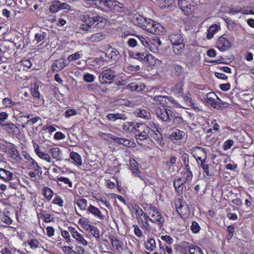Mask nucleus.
Here are the masks:
<instances>
[{
  "label": "nucleus",
  "instance_id": "64",
  "mask_svg": "<svg viewBox=\"0 0 254 254\" xmlns=\"http://www.w3.org/2000/svg\"><path fill=\"white\" fill-rule=\"evenodd\" d=\"M183 83L182 82L179 83L178 84H176L174 88V90L177 91L178 93H182L183 92Z\"/></svg>",
  "mask_w": 254,
  "mask_h": 254
},
{
  "label": "nucleus",
  "instance_id": "33",
  "mask_svg": "<svg viewBox=\"0 0 254 254\" xmlns=\"http://www.w3.org/2000/svg\"><path fill=\"white\" fill-rule=\"evenodd\" d=\"M145 18L140 15H135L133 18V22L134 24L140 27L144 21Z\"/></svg>",
  "mask_w": 254,
  "mask_h": 254
},
{
  "label": "nucleus",
  "instance_id": "63",
  "mask_svg": "<svg viewBox=\"0 0 254 254\" xmlns=\"http://www.w3.org/2000/svg\"><path fill=\"white\" fill-rule=\"evenodd\" d=\"M174 69L178 75H181L184 72V68L180 65H175Z\"/></svg>",
  "mask_w": 254,
  "mask_h": 254
},
{
  "label": "nucleus",
  "instance_id": "29",
  "mask_svg": "<svg viewBox=\"0 0 254 254\" xmlns=\"http://www.w3.org/2000/svg\"><path fill=\"white\" fill-rule=\"evenodd\" d=\"M218 29L219 26L216 24H213L210 26L207 30V34L206 36L207 39H210L212 38L214 34L218 31Z\"/></svg>",
  "mask_w": 254,
  "mask_h": 254
},
{
  "label": "nucleus",
  "instance_id": "52",
  "mask_svg": "<svg viewBox=\"0 0 254 254\" xmlns=\"http://www.w3.org/2000/svg\"><path fill=\"white\" fill-rule=\"evenodd\" d=\"M30 166L35 171L41 172V168L33 159L30 161Z\"/></svg>",
  "mask_w": 254,
  "mask_h": 254
},
{
  "label": "nucleus",
  "instance_id": "30",
  "mask_svg": "<svg viewBox=\"0 0 254 254\" xmlns=\"http://www.w3.org/2000/svg\"><path fill=\"white\" fill-rule=\"evenodd\" d=\"M196 9V6L194 1L193 3L189 2V4L187 5L185 7V9H183V11L184 12L186 15H190L191 12L194 11Z\"/></svg>",
  "mask_w": 254,
  "mask_h": 254
},
{
  "label": "nucleus",
  "instance_id": "9",
  "mask_svg": "<svg viewBox=\"0 0 254 254\" xmlns=\"http://www.w3.org/2000/svg\"><path fill=\"white\" fill-rule=\"evenodd\" d=\"M107 136L115 142L122 144L126 147H134L135 146V142L131 140L120 138L110 133L107 134Z\"/></svg>",
  "mask_w": 254,
  "mask_h": 254
},
{
  "label": "nucleus",
  "instance_id": "7",
  "mask_svg": "<svg viewBox=\"0 0 254 254\" xmlns=\"http://www.w3.org/2000/svg\"><path fill=\"white\" fill-rule=\"evenodd\" d=\"M153 101L159 102L162 106L170 107L176 104V101L171 96L158 95L153 98Z\"/></svg>",
  "mask_w": 254,
  "mask_h": 254
},
{
  "label": "nucleus",
  "instance_id": "55",
  "mask_svg": "<svg viewBox=\"0 0 254 254\" xmlns=\"http://www.w3.org/2000/svg\"><path fill=\"white\" fill-rule=\"evenodd\" d=\"M39 153L40 154H39L38 156L40 158L47 161L48 162H51L52 159L50 156L49 154L43 152H42L41 153Z\"/></svg>",
  "mask_w": 254,
  "mask_h": 254
},
{
  "label": "nucleus",
  "instance_id": "27",
  "mask_svg": "<svg viewBox=\"0 0 254 254\" xmlns=\"http://www.w3.org/2000/svg\"><path fill=\"white\" fill-rule=\"evenodd\" d=\"M172 46L173 52L176 55L181 54L185 49V44L184 42L181 43V44L179 43L172 45Z\"/></svg>",
  "mask_w": 254,
  "mask_h": 254
},
{
  "label": "nucleus",
  "instance_id": "18",
  "mask_svg": "<svg viewBox=\"0 0 254 254\" xmlns=\"http://www.w3.org/2000/svg\"><path fill=\"white\" fill-rule=\"evenodd\" d=\"M200 149V151L201 153L203 154L204 158L203 159V161L200 163V166L203 170L204 172L206 174V175L208 176H210L209 172V166L208 165L205 164L206 160L207 158V154L205 149L203 148H199Z\"/></svg>",
  "mask_w": 254,
  "mask_h": 254
},
{
  "label": "nucleus",
  "instance_id": "56",
  "mask_svg": "<svg viewBox=\"0 0 254 254\" xmlns=\"http://www.w3.org/2000/svg\"><path fill=\"white\" fill-rule=\"evenodd\" d=\"M234 143V141L232 139H228L224 143L223 147L224 150H227L230 148Z\"/></svg>",
  "mask_w": 254,
  "mask_h": 254
},
{
  "label": "nucleus",
  "instance_id": "10",
  "mask_svg": "<svg viewBox=\"0 0 254 254\" xmlns=\"http://www.w3.org/2000/svg\"><path fill=\"white\" fill-rule=\"evenodd\" d=\"M224 36L220 37L216 43L217 47L221 51L227 50L231 46L229 40L226 39Z\"/></svg>",
  "mask_w": 254,
  "mask_h": 254
},
{
  "label": "nucleus",
  "instance_id": "50",
  "mask_svg": "<svg viewBox=\"0 0 254 254\" xmlns=\"http://www.w3.org/2000/svg\"><path fill=\"white\" fill-rule=\"evenodd\" d=\"M184 174L186 175L184 179H183L184 181L186 183L189 181H190L192 179V173L190 171V170H186V172H184Z\"/></svg>",
  "mask_w": 254,
  "mask_h": 254
},
{
  "label": "nucleus",
  "instance_id": "59",
  "mask_svg": "<svg viewBox=\"0 0 254 254\" xmlns=\"http://www.w3.org/2000/svg\"><path fill=\"white\" fill-rule=\"evenodd\" d=\"M83 79L87 82H92L94 80V76L92 74L87 73L84 74Z\"/></svg>",
  "mask_w": 254,
  "mask_h": 254
},
{
  "label": "nucleus",
  "instance_id": "19",
  "mask_svg": "<svg viewBox=\"0 0 254 254\" xmlns=\"http://www.w3.org/2000/svg\"><path fill=\"white\" fill-rule=\"evenodd\" d=\"M106 38V35L103 33H97L88 37V41L92 43L99 42Z\"/></svg>",
  "mask_w": 254,
  "mask_h": 254
},
{
  "label": "nucleus",
  "instance_id": "13",
  "mask_svg": "<svg viewBox=\"0 0 254 254\" xmlns=\"http://www.w3.org/2000/svg\"><path fill=\"white\" fill-rule=\"evenodd\" d=\"M67 64L64 62V60L63 59L55 60L54 63L51 66V69L53 71L58 72L65 66H67Z\"/></svg>",
  "mask_w": 254,
  "mask_h": 254
},
{
  "label": "nucleus",
  "instance_id": "21",
  "mask_svg": "<svg viewBox=\"0 0 254 254\" xmlns=\"http://www.w3.org/2000/svg\"><path fill=\"white\" fill-rule=\"evenodd\" d=\"M71 233L74 238L84 246L87 245V242L84 239L82 236L74 228L71 229Z\"/></svg>",
  "mask_w": 254,
  "mask_h": 254
},
{
  "label": "nucleus",
  "instance_id": "35",
  "mask_svg": "<svg viewBox=\"0 0 254 254\" xmlns=\"http://www.w3.org/2000/svg\"><path fill=\"white\" fill-rule=\"evenodd\" d=\"M127 86L132 90V91H142L145 87L143 84H141L140 85L136 84L134 83H131L129 84Z\"/></svg>",
  "mask_w": 254,
  "mask_h": 254
},
{
  "label": "nucleus",
  "instance_id": "32",
  "mask_svg": "<svg viewBox=\"0 0 254 254\" xmlns=\"http://www.w3.org/2000/svg\"><path fill=\"white\" fill-rule=\"evenodd\" d=\"M146 249L150 251H153L156 247V243L154 239H150L145 243Z\"/></svg>",
  "mask_w": 254,
  "mask_h": 254
},
{
  "label": "nucleus",
  "instance_id": "40",
  "mask_svg": "<svg viewBox=\"0 0 254 254\" xmlns=\"http://www.w3.org/2000/svg\"><path fill=\"white\" fill-rule=\"evenodd\" d=\"M123 8V4L116 0H113V2L111 10H113L114 11H120L121 9H122Z\"/></svg>",
  "mask_w": 254,
  "mask_h": 254
},
{
  "label": "nucleus",
  "instance_id": "11",
  "mask_svg": "<svg viewBox=\"0 0 254 254\" xmlns=\"http://www.w3.org/2000/svg\"><path fill=\"white\" fill-rule=\"evenodd\" d=\"M129 55L132 58L138 60L140 62L149 61V60L153 59V56L151 55L146 54L145 56L144 53H134L133 52H129Z\"/></svg>",
  "mask_w": 254,
  "mask_h": 254
},
{
  "label": "nucleus",
  "instance_id": "24",
  "mask_svg": "<svg viewBox=\"0 0 254 254\" xmlns=\"http://www.w3.org/2000/svg\"><path fill=\"white\" fill-rule=\"evenodd\" d=\"M47 36V33L40 31L38 33L35 35L34 39L33 42H35L36 44H38L42 42L43 43V41Z\"/></svg>",
  "mask_w": 254,
  "mask_h": 254
},
{
  "label": "nucleus",
  "instance_id": "14",
  "mask_svg": "<svg viewBox=\"0 0 254 254\" xmlns=\"http://www.w3.org/2000/svg\"><path fill=\"white\" fill-rule=\"evenodd\" d=\"M13 173L3 168H0V179L5 181L8 182L12 180L14 178Z\"/></svg>",
  "mask_w": 254,
  "mask_h": 254
},
{
  "label": "nucleus",
  "instance_id": "49",
  "mask_svg": "<svg viewBox=\"0 0 254 254\" xmlns=\"http://www.w3.org/2000/svg\"><path fill=\"white\" fill-rule=\"evenodd\" d=\"M38 87L39 86L36 84H34L33 86L31 87V94L35 98H39L40 97V92L38 91Z\"/></svg>",
  "mask_w": 254,
  "mask_h": 254
},
{
  "label": "nucleus",
  "instance_id": "25",
  "mask_svg": "<svg viewBox=\"0 0 254 254\" xmlns=\"http://www.w3.org/2000/svg\"><path fill=\"white\" fill-rule=\"evenodd\" d=\"M49 152L51 154L53 158L56 159L57 161L62 160L61 158L62 152L59 148L54 147L51 148Z\"/></svg>",
  "mask_w": 254,
  "mask_h": 254
},
{
  "label": "nucleus",
  "instance_id": "12",
  "mask_svg": "<svg viewBox=\"0 0 254 254\" xmlns=\"http://www.w3.org/2000/svg\"><path fill=\"white\" fill-rule=\"evenodd\" d=\"M106 57L111 59L113 62H116L121 57V55L119 51L116 49L110 46L107 50Z\"/></svg>",
  "mask_w": 254,
  "mask_h": 254
},
{
  "label": "nucleus",
  "instance_id": "43",
  "mask_svg": "<svg viewBox=\"0 0 254 254\" xmlns=\"http://www.w3.org/2000/svg\"><path fill=\"white\" fill-rule=\"evenodd\" d=\"M111 242V244L113 247H115L116 249H118L121 247L120 245V242L114 236H111L109 237Z\"/></svg>",
  "mask_w": 254,
  "mask_h": 254
},
{
  "label": "nucleus",
  "instance_id": "38",
  "mask_svg": "<svg viewBox=\"0 0 254 254\" xmlns=\"http://www.w3.org/2000/svg\"><path fill=\"white\" fill-rule=\"evenodd\" d=\"M188 251L190 254H203L200 248L198 246L189 247Z\"/></svg>",
  "mask_w": 254,
  "mask_h": 254
},
{
  "label": "nucleus",
  "instance_id": "31",
  "mask_svg": "<svg viewBox=\"0 0 254 254\" xmlns=\"http://www.w3.org/2000/svg\"><path fill=\"white\" fill-rule=\"evenodd\" d=\"M61 2L59 0H55L51 3L50 6V11L52 13L58 12L60 9Z\"/></svg>",
  "mask_w": 254,
  "mask_h": 254
},
{
  "label": "nucleus",
  "instance_id": "16",
  "mask_svg": "<svg viewBox=\"0 0 254 254\" xmlns=\"http://www.w3.org/2000/svg\"><path fill=\"white\" fill-rule=\"evenodd\" d=\"M169 39L172 45L177 44H181L183 42L184 39L182 36L179 33H172L169 36Z\"/></svg>",
  "mask_w": 254,
  "mask_h": 254
},
{
  "label": "nucleus",
  "instance_id": "42",
  "mask_svg": "<svg viewBox=\"0 0 254 254\" xmlns=\"http://www.w3.org/2000/svg\"><path fill=\"white\" fill-rule=\"evenodd\" d=\"M189 2L193 3V0H179V7L183 11V9H185V7L189 4Z\"/></svg>",
  "mask_w": 254,
  "mask_h": 254
},
{
  "label": "nucleus",
  "instance_id": "61",
  "mask_svg": "<svg viewBox=\"0 0 254 254\" xmlns=\"http://www.w3.org/2000/svg\"><path fill=\"white\" fill-rule=\"evenodd\" d=\"M133 227L135 234L138 237H141L143 236V234L138 226L137 225H133Z\"/></svg>",
  "mask_w": 254,
  "mask_h": 254
},
{
  "label": "nucleus",
  "instance_id": "5",
  "mask_svg": "<svg viewBox=\"0 0 254 254\" xmlns=\"http://www.w3.org/2000/svg\"><path fill=\"white\" fill-rule=\"evenodd\" d=\"M147 211L148 212L149 214L150 215V221L158 224L160 226L163 225L164 222V219L155 207L150 205Z\"/></svg>",
  "mask_w": 254,
  "mask_h": 254
},
{
  "label": "nucleus",
  "instance_id": "57",
  "mask_svg": "<svg viewBox=\"0 0 254 254\" xmlns=\"http://www.w3.org/2000/svg\"><path fill=\"white\" fill-rule=\"evenodd\" d=\"M174 120L173 121V123L175 126H178L180 125H182L184 123V120L183 118L181 117H174Z\"/></svg>",
  "mask_w": 254,
  "mask_h": 254
},
{
  "label": "nucleus",
  "instance_id": "46",
  "mask_svg": "<svg viewBox=\"0 0 254 254\" xmlns=\"http://www.w3.org/2000/svg\"><path fill=\"white\" fill-rule=\"evenodd\" d=\"M43 193L45 197H46L49 200L52 198L53 195V192L52 190L48 187H46L44 189Z\"/></svg>",
  "mask_w": 254,
  "mask_h": 254
},
{
  "label": "nucleus",
  "instance_id": "37",
  "mask_svg": "<svg viewBox=\"0 0 254 254\" xmlns=\"http://www.w3.org/2000/svg\"><path fill=\"white\" fill-rule=\"evenodd\" d=\"M177 211L179 214L185 215L189 212V206L188 204H181L178 208H177Z\"/></svg>",
  "mask_w": 254,
  "mask_h": 254
},
{
  "label": "nucleus",
  "instance_id": "39",
  "mask_svg": "<svg viewBox=\"0 0 254 254\" xmlns=\"http://www.w3.org/2000/svg\"><path fill=\"white\" fill-rule=\"evenodd\" d=\"M182 158L185 167V170H190V168L189 166V155L187 153H184L182 155Z\"/></svg>",
  "mask_w": 254,
  "mask_h": 254
},
{
  "label": "nucleus",
  "instance_id": "26",
  "mask_svg": "<svg viewBox=\"0 0 254 254\" xmlns=\"http://www.w3.org/2000/svg\"><path fill=\"white\" fill-rule=\"evenodd\" d=\"M70 158L74 161V164L77 166L82 165L81 156L77 153L72 151L70 153Z\"/></svg>",
  "mask_w": 254,
  "mask_h": 254
},
{
  "label": "nucleus",
  "instance_id": "47",
  "mask_svg": "<svg viewBox=\"0 0 254 254\" xmlns=\"http://www.w3.org/2000/svg\"><path fill=\"white\" fill-rule=\"evenodd\" d=\"M200 229V227L196 221H193L190 226V230L191 231L195 234L198 233Z\"/></svg>",
  "mask_w": 254,
  "mask_h": 254
},
{
  "label": "nucleus",
  "instance_id": "4",
  "mask_svg": "<svg viewBox=\"0 0 254 254\" xmlns=\"http://www.w3.org/2000/svg\"><path fill=\"white\" fill-rule=\"evenodd\" d=\"M206 97L207 103L215 109H220L224 107L223 105H228L226 103H222L213 92L208 93Z\"/></svg>",
  "mask_w": 254,
  "mask_h": 254
},
{
  "label": "nucleus",
  "instance_id": "45",
  "mask_svg": "<svg viewBox=\"0 0 254 254\" xmlns=\"http://www.w3.org/2000/svg\"><path fill=\"white\" fill-rule=\"evenodd\" d=\"M76 204L81 209L85 210L86 207L87 200L85 198H80L77 199L76 201Z\"/></svg>",
  "mask_w": 254,
  "mask_h": 254
},
{
  "label": "nucleus",
  "instance_id": "6",
  "mask_svg": "<svg viewBox=\"0 0 254 254\" xmlns=\"http://www.w3.org/2000/svg\"><path fill=\"white\" fill-rule=\"evenodd\" d=\"M116 77V73L110 69H106L102 71L99 75V79L101 84L111 83Z\"/></svg>",
  "mask_w": 254,
  "mask_h": 254
},
{
  "label": "nucleus",
  "instance_id": "53",
  "mask_svg": "<svg viewBox=\"0 0 254 254\" xmlns=\"http://www.w3.org/2000/svg\"><path fill=\"white\" fill-rule=\"evenodd\" d=\"M78 223L82 225L83 228L86 231H88V229L91 226L88 223V222L83 219H80L78 221Z\"/></svg>",
  "mask_w": 254,
  "mask_h": 254
},
{
  "label": "nucleus",
  "instance_id": "41",
  "mask_svg": "<svg viewBox=\"0 0 254 254\" xmlns=\"http://www.w3.org/2000/svg\"><path fill=\"white\" fill-rule=\"evenodd\" d=\"M88 231L90 232L95 238L98 239L100 238V232L97 227L91 225L88 229Z\"/></svg>",
  "mask_w": 254,
  "mask_h": 254
},
{
  "label": "nucleus",
  "instance_id": "23",
  "mask_svg": "<svg viewBox=\"0 0 254 254\" xmlns=\"http://www.w3.org/2000/svg\"><path fill=\"white\" fill-rule=\"evenodd\" d=\"M185 135L184 131L175 129L172 133L169 135V138L171 140H180Z\"/></svg>",
  "mask_w": 254,
  "mask_h": 254
},
{
  "label": "nucleus",
  "instance_id": "51",
  "mask_svg": "<svg viewBox=\"0 0 254 254\" xmlns=\"http://www.w3.org/2000/svg\"><path fill=\"white\" fill-rule=\"evenodd\" d=\"M2 104L5 107H10L16 104L15 102H12L11 99L9 98H4L2 100Z\"/></svg>",
  "mask_w": 254,
  "mask_h": 254
},
{
  "label": "nucleus",
  "instance_id": "2",
  "mask_svg": "<svg viewBox=\"0 0 254 254\" xmlns=\"http://www.w3.org/2000/svg\"><path fill=\"white\" fill-rule=\"evenodd\" d=\"M151 132V128L145 125H138L135 127V137L137 143L141 145L140 141L148 138Z\"/></svg>",
  "mask_w": 254,
  "mask_h": 254
},
{
  "label": "nucleus",
  "instance_id": "22",
  "mask_svg": "<svg viewBox=\"0 0 254 254\" xmlns=\"http://www.w3.org/2000/svg\"><path fill=\"white\" fill-rule=\"evenodd\" d=\"M88 211L101 220H103L105 218V216L102 214L99 209L91 204L88 207Z\"/></svg>",
  "mask_w": 254,
  "mask_h": 254
},
{
  "label": "nucleus",
  "instance_id": "17",
  "mask_svg": "<svg viewBox=\"0 0 254 254\" xmlns=\"http://www.w3.org/2000/svg\"><path fill=\"white\" fill-rule=\"evenodd\" d=\"M185 183L182 178H179L174 180L173 183L174 187L178 193H182Z\"/></svg>",
  "mask_w": 254,
  "mask_h": 254
},
{
  "label": "nucleus",
  "instance_id": "28",
  "mask_svg": "<svg viewBox=\"0 0 254 254\" xmlns=\"http://www.w3.org/2000/svg\"><path fill=\"white\" fill-rule=\"evenodd\" d=\"M6 144H7V148L9 151V154L11 158H14V157L16 155V154L18 153L16 148L14 144L11 143L10 142H8L6 141H5Z\"/></svg>",
  "mask_w": 254,
  "mask_h": 254
},
{
  "label": "nucleus",
  "instance_id": "44",
  "mask_svg": "<svg viewBox=\"0 0 254 254\" xmlns=\"http://www.w3.org/2000/svg\"><path fill=\"white\" fill-rule=\"evenodd\" d=\"M95 0L96 1V2H95L96 4H101L102 3L104 6L108 7L110 9H111L112 4L113 2V0H105V1H103L102 0Z\"/></svg>",
  "mask_w": 254,
  "mask_h": 254
},
{
  "label": "nucleus",
  "instance_id": "34",
  "mask_svg": "<svg viewBox=\"0 0 254 254\" xmlns=\"http://www.w3.org/2000/svg\"><path fill=\"white\" fill-rule=\"evenodd\" d=\"M135 37L137 38V40L138 41L139 46L140 45H142L145 47H148L149 46V44L148 40L146 39L145 37L139 36V35H135Z\"/></svg>",
  "mask_w": 254,
  "mask_h": 254
},
{
  "label": "nucleus",
  "instance_id": "3",
  "mask_svg": "<svg viewBox=\"0 0 254 254\" xmlns=\"http://www.w3.org/2000/svg\"><path fill=\"white\" fill-rule=\"evenodd\" d=\"M143 29L154 35H163L165 32V29L162 25L151 19H149L147 26L143 27Z\"/></svg>",
  "mask_w": 254,
  "mask_h": 254
},
{
  "label": "nucleus",
  "instance_id": "60",
  "mask_svg": "<svg viewBox=\"0 0 254 254\" xmlns=\"http://www.w3.org/2000/svg\"><path fill=\"white\" fill-rule=\"evenodd\" d=\"M77 114V112L72 109H67L65 112V116L66 118L70 117L71 116L75 115Z\"/></svg>",
  "mask_w": 254,
  "mask_h": 254
},
{
  "label": "nucleus",
  "instance_id": "54",
  "mask_svg": "<svg viewBox=\"0 0 254 254\" xmlns=\"http://www.w3.org/2000/svg\"><path fill=\"white\" fill-rule=\"evenodd\" d=\"M128 45L131 47H134L136 46H139L138 41L137 38L135 37V38H130L127 42Z\"/></svg>",
  "mask_w": 254,
  "mask_h": 254
},
{
  "label": "nucleus",
  "instance_id": "15",
  "mask_svg": "<svg viewBox=\"0 0 254 254\" xmlns=\"http://www.w3.org/2000/svg\"><path fill=\"white\" fill-rule=\"evenodd\" d=\"M134 114L136 116L145 120H149L151 118V115L148 110L142 108L137 109L134 112Z\"/></svg>",
  "mask_w": 254,
  "mask_h": 254
},
{
  "label": "nucleus",
  "instance_id": "62",
  "mask_svg": "<svg viewBox=\"0 0 254 254\" xmlns=\"http://www.w3.org/2000/svg\"><path fill=\"white\" fill-rule=\"evenodd\" d=\"M80 58V55L78 53H75L73 54L70 55L67 60L69 62H71L72 61L76 60L79 59Z\"/></svg>",
  "mask_w": 254,
  "mask_h": 254
},
{
  "label": "nucleus",
  "instance_id": "58",
  "mask_svg": "<svg viewBox=\"0 0 254 254\" xmlns=\"http://www.w3.org/2000/svg\"><path fill=\"white\" fill-rule=\"evenodd\" d=\"M161 239L166 242L168 245H170L173 243V238L169 235L162 236L161 237Z\"/></svg>",
  "mask_w": 254,
  "mask_h": 254
},
{
  "label": "nucleus",
  "instance_id": "8",
  "mask_svg": "<svg viewBox=\"0 0 254 254\" xmlns=\"http://www.w3.org/2000/svg\"><path fill=\"white\" fill-rule=\"evenodd\" d=\"M156 113L158 118L163 122H169L175 116V114L172 111L166 108H159Z\"/></svg>",
  "mask_w": 254,
  "mask_h": 254
},
{
  "label": "nucleus",
  "instance_id": "48",
  "mask_svg": "<svg viewBox=\"0 0 254 254\" xmlns=\"http://www.w3.org/2000/svg\"><path fill=\"white\" fill-rule=\"evenodd\" d=\"M28 244L32 249H36L39 247L40 242L37 239H31L28 241Z\"/></svg>",
  "mask_w": 254,
  "mask_h": 254
},
{
  "label": "nucleus",
  "instance_id": "20",
  "mask_svg": "<svg viewBox=\"0 0 254 254\" xmlns=\"http://www.w3.org/2000/svg\"><path fill=\"white\" fill-rule=\"evenodd\" d=\"M2 127L5 129L9 133H12L15 134L18 130V128L16 125L13 124L11 122H7V123H3Z\"/></svg>",
  "mask_w": 254,
  "mask_h": 254
},
{
  "label": "nucleus",
  "instance_id": "1",
  "mask_svg": "<svg viewBox=\"0 0 254 254\" xmlns=\"http://www.w3.org/2000/svg\"><path fill=\"white\" fill-rule=\"evenodd\" d=\"M80 18L85 23L80 27L84 31H89L92 26L97 28H103L107 23V19L99 15L95 9L86 11L81 15Z\"/></svg>",
  "mask_w": 254,
  "mask_h": 254
},
{
  "label": "nucleus",
  "instance_id": "36",
  "mask_svg": "<svg viewBox=\"0 0 254 254\" xmlns=\"http://www.w3.org/2000/svg\"><path fill=\"white\" fill-rule=\"evenodd\" d=\"M130 169L132 170V172L134 174L135 176H137L138 174V167L137 162L135 160L130 161Z\"/></svg>",
  "mask_w": 254,
  "mask_h": 254
}]
</instances>
